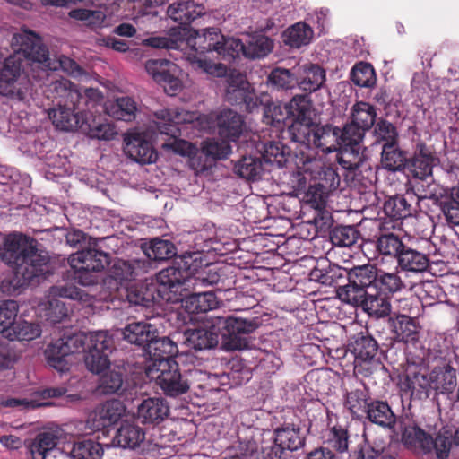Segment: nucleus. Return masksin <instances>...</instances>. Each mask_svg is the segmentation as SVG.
I'll list each match as a JSON object with an SVG mask.
<instances>
[{
	"instance_id": "nucleus-26",
	"label": "nucleus",
	"mask_w": 459,
	"mask_h": 459,
	"mask_svg": "<svg viewBox=\"0 0 459 459\" xmlns=\"http://www.w3.org/2000/svg\"><path fill=\"white\" fill-rule=\"evenodd\" d=\"M22 60L17 55L4 58L0 56V94L8 96L13 93V85L21 75Z\"/></svg>"
},
{
	"instance_id": "nucleus-10",
	"label": "nucleus",
	"mask_w": 459,
	"mask_h": 459,
	"mask_svg": "<svg viewBox=\"0 0 459 459\" xmlns=\"http://www.w3.org/2000/svg\"><path fill=\"white\" fill-rule=\"evenodd\" d=\"M225 100L231 105L245 108L247 112H254L268 100V93L255 94L254 88L240 73H230L227 76Z\"/></svg>"
},
{
	"instance_id": "nucleus-23",
	"label": "nucleus",
	"mask_w": 459,
	"mask_h": 459,
	"mask_svg": "<svg viewBox=\"0 0 459 459\" xmlns=\"http://www.w3.org/2000/svg\"><path fill=\"white\" fill-rule=\"evenodd\" d=\"M125 153L133 160L141 164H151L156 161L158 153L150 141L142 134H134L126 139Z\"/></svg>"
},
{
	"instance_id": "nucleus-8",
	"label": "nucleus",
	"mask_w": 459,
	"mask_h": 459,
	"mask_svg": "<svg viewBox=\"0 0 459 459\" xmlns=\"http://www.w3.org/2000/svg\"><path fill=\"white\" fill-rule=\"evenodd\" d=\"M377 278L378 270L371 264L354 267L350 271L314 268L309 274L310 281L328 287H377Z\"/></svg>"
},
{
	"instance_id": "nucleus-27",
	"label": "nucleus",
	"mask_w": 459,
	"mask_h": 459,
	"mask_svg": "<svg viewBox=\"0 0 459 459\" xmlns=\"http://www.w3.org/2000/svg\"><path fill=\"white\" fill-rule=\"evenodd\" d=\"M169 408L161 398H147L137 408V415L144 423L158 424L163 421L169 415Z\"/></svg>"
},
{
	"instance_id": "nucleus-11",
	"label": "nucleus",
	"mask_w": 459,
	"mask_h": 459,
	"mask_svg": "<svg viewBox=\"0 0 459 459\" xmlns=\"http://www.w3.org/2000/svg\"><path fill=\"white\" fill-rule=\"evenodd\" d=\"M87 333L65 334L51 343L47 350L48 363L58 371H65L68 365L65 357L86 351Z\"/></svg>"
},
{
	"instance_id": "nucleus-52",
	"label": "nucleus",
	"mask_w": 459,
	"mask_h": 459,
	"mask_svg": "<svg viewBox=\"0 0 459 459\" xmlns=\"http://www.w3.org/2000/svg\"><path fill=\"white\" fill-rule=\"evenodd\" d=\"M350 79L359 87L371 88L376 84L377 76L373 65L361 61L351 68Z\"/></svg>"
},
{
	"instance_id": "nucleus-6",
	"label": "nucleus",
	"mask_w": 459,
	"mask_h": 459,
	"mask_svg": "<svg viewBox=\"0 0 459 459\" xmlns=\"http://www.w3.org/2000/svg\"><path fill=\"white\" fill-rule=\"evenodd\" d=\"M68 263L70 269L63 273V279L67 281L65 287H89L97 284L93 273L104 270L109 264V256L95 248H82L71 255Z\"/></svg>"
},
{
	"instance_id": "nucleus-64",
	"label": "nucleus",
	"mask_w": 459,
	"mask_h": 459,
	"mask_svg": "<svg viewBox=\"0 0 459 459\" xmlns=\"http://www.w3.org/2000/svg\"><path fill=\"white\" fill-rule=\"evenodd\" d=\"M317 183L321 188L328 192L335 190L340 185V177L336 170L330 165H322L317 172Z\"/></svg>"
},
{
	"instance_id": "nucleus-41",
	"label": "nucleus",
	"mask_w": 459,
	"mask_h": 459,
	"mask_svg": "<svg viewBox=\"0 0 459 459\" xmlns=\"http://www.w3.org/2000/svg\"><path fill=\"white\" fill-rule=\"evenodd\" d=\"M314 35L312 28L305 22H299L283 33V42L290 48H299L310 43Z\"/></svg>"
},
{
	"instance_id": "nucleus-62",
	"label": "nucleus",
	"mask_w": 459,
	"mask_h": 459,
	"mask_svg": "<svg viewBox=\"0 0 459 459\" xmlns=\"http://www.w3.org/2000/svg\"><path fill=\"white\" fill-rule=\"evenodd\" d=\"M86 348L100 353H108L114 349V341L107 331L90 333H87Z\"/></svg>"
},
{
	"instance_id": "nucleus-48",
	"label": "nucleus",
	"mask_w": 459,
	"mask_h": 459,
	"mask_svg": "<svg viewBox=\"0 0 459 459\" xmlns=\"http://www.w3.org/2000/svg\"><path fill=\"white\" fill-rule=\"evenodd\" d=\"M374 144L385 147L399 142V134L396 126L386 119L380 118L374 126Z\"/></svg>"
},
{
	"instance_id": "nucleus-36",
	"label": "nucleus",
	"mask_w": 459,
	"mask_h": 459,
	"mask_svg": "<svg viewBox=\"0 0 459 459\" xmlns=\"http://www.w3.org/2000/svg\"><path fill=\"white\" fill-rule=\"evenodd\" d=\"M145 351L154 359V363H159L163 359H170L177 355L178 350L177 343L169 337L163 336L152 338L148 343Z\"/></svg>"
},
{
	"instance_id": "nucleus-33",
	"label": "nucleus",
	"mask_w": 459,
	"mask_h": 459,
	"mask_svg": "<svg viewBox=\"0 0 459 459\" xmlns=\"http://www.w3.org/2000/svg\"><path fill=\"white\" fill-rule=\"evenodd\" d=\"M268 135L272 140L264 143L262 157L265 163L276 165L281 168L287 162V155L290 148L284 145L279 139L275 137V134L269 132Z\"/></svg>"
},
{
	"instance_id": "nucleus-34",
	"label": "nucleus",
	"mask_w": 459,
	"mask_h": 459,
	"mask_svg": "<svg viewBox=\"0 0 459 459\" xmlns=\"http://www.w3.org/2000/svg\"><path fill=\"white\" fill-rule=\"evenodd\" d=\"M408 157L399 146V142L381 149V165L388 171H402L406 169Z\"/></svg>"
},
{
	"instance_id": "nucleus-2",
	"label": "nucleus",
	"mask_w": 459,
	"mask_h": 459,
	"mask_svg": "<svg viewBox=\"0 0 459 459\" xmlns=\"http://www.w3.org/2000/svg\"><path fill=\"white\" fill-rule=\"evenodd\" d=\"M195 253H186L180 256L172 266L162 269L156 276L157 282L162 287H176L186 281H191L193 287L196 285L225 284L224 268L217 264H209L198 270L199 264Z\"/></svg>"
},
{
	"instance_id": "nucleus-5",
	"label": "nucleus",
	"mask_w": 459,
	"mask_h": 459,
	"mask_svg": "<svg viewBox=\"0 0 459 459\" xmlns=\"http://www.w3.org/2000/svg\"><path fill=\"white\" fill-rule=\"evenodd\" d=\"M305 437L300 429L294 426L277 428L273 431V445L263 441L258 446L255 441L241 445L240 450L245 456L253 459H285L286 451L293 452L303 447Z\"/></svg>"
},
{
	"instance_id": "nucleus-45",
	"label": "nucleus",
	"mask_w": 459,
	"mask_h": 459,
	"mask_svg": "<svg viewBox=\"0 0 459 459\" xmlns=\"http://www.w3.org/2000/svg\"><path fill=\"white\" fill-rule=\"evenodd\" d=\"M38 309L40 316L51 324L61 322L68 315V309L65 303L56 297L48 298L47 301L40 302Z\"/></svg>"
},
{
	"instance_id": "nucleus-42",
	"label": "nucleus",
	"mask_w": 459,
	"mask_h": 459,
	"mask_svg": "<svg viewBox=\"0 0 459 459\" xmlns=\"http://www.w3.org/2000/svg\"><path fill=\"white\" fill-rule=\"evenodd\" d=\"M56 437L50 432H43L37 435L29 445V450L32 459H48L56 456L54 454L56 446Z\"/></svg>"
},
{
	"instance_id": "nucleus-18",
	"label": "nucleus",
	"mask_w": 459,
	"mask_h": 459,
	"mask_svg": "<svg viewBox=\"0 0 459 459\" xmlns=\"http://www.w3.org/2000/svg\"><path fill=\"white\" fill-rule=\"evenodd\" d=\"M47 97L52 99L53 101H63L65 103H84L89 105L91 100V97L93 93L91 89L86 90L82 94L75 84L71 82L68 79L59 78L53 79L47 85Z\"/></svg>"
},
{
	"instance_id": "nucleus-54",
	"label": "nucleus",
	"mask_w": 459,
	"mask_h": 459,
	"mask_svg": "<svg viewBox=\"0 0 459 459\" xmlns=\"http://www.w3.org/2000/svg\"><path fill=\"white\" fill-rule=\"evenodd\" d=\"M215 52L225 61L231 62L240 55L245 56V43L239 39L225 38L219 39Z\"/></svg>"
},
{
	"instance_id": "nucleus-32",
	"label": "nucleus",
	"mask_w": 459,
	"mask_h": 459,
	"mask_svg": "<svg viewBox=\"0 0 459 459\" xmlns=\"http://www.w3.org/2000/svg\"><path fill=\"white\" fill-rule=\"evenodd\" d=\"M431 389L441 394L451 393L456 386V372L450 365L436 367L429 374Z\"/></svg>"
},
{
	"instance_id": "nucleus-12",
	"label": "nucleus",
	"mask_w": 459,
	"mask_h": 459,
	"mask_svg": "<svg viewBox=\"0 0 459 459\" xmlns=\"http://www.w3.org/2000/svg\"><path fill=\"white\" fill-rule=\"evenodd\" d=\"M56 108L48 110V117L53 125L62 131H74L84 126V120L87 116L83 106L84 103H65L59 101Z\"/></svg>"
},
{
	"instance_id": "nucleus-56",
	"label": "nucleus",
	"mask_w": 459,
	"mask_h": 459,
	"mask_svg": "<svg viewBox=\"0 0 459 459\" xmlns=\"http://www.w3.org/2000/svg\"><path fill=\"white\" fill-rule=\"evenodd\" d=\"M234 171L240 178L255 179L263 171V164L259 158L244 156L234 166Z\"/></svg>"
},
{
	"instance_id": "nucleus-39",
	"label": "nucleus",
	"mask_w": 459,
	"mask_h": 459,
	"mask_svg": "<svg viewBox=\"0 0 459 459\" xmlns=\"http://www.w3.org/2000/svg\"><path fill=\"white\" fill-rule=\"evenodd\" d=\"M379 229L381 231L376 243L377 251L382 255L396 259L405 244L398 235L386 231L383 223H379Z\"/></svg>"
},
{
	"instance_id": "nucleus-59",
	"label": "nucleus",
	"mask_w": 459,
	"mask_h": 459,
	"mask_svg": "<svg viewBox=\"0 0 459 459\" xmlns=\"http://www.w3.org/2000/svg\"><path fill=\"white\" fill-rule=\"evenodd\" d=\"M359 231L353 226H336L331 230L329 238L335 247H351L359 238Z\"/></svg>"
},
{
	"instance_id": "nucleus-53",
	"label": "nucleus",
	"mask_w": 459,
	"mask_h": 459,
	"mask_svg": "<svg viewBox=\"0 0 459 459\" xmlns=\"http://www.w3.org/2000/svg\"><path fill=\"white\" fill-rule=\"evenodd\" d=\"M144 254L151 260L164 261L174 257L177 254V248L169 240L154 238L145 248Z\"/></svg>"
},
{
	"instance_id": "nucleus-25",
	"label": "nucleus",
	"mask_w": 459,
	"mask_h": 459,
	"mask_svg": "<svg viewBox=\"0 0 459 459\" xmlns=\"http://www.w3.org/2000/svg\"><path fill=\"white\" fill-rule=\"evenodd\" d=\"M296 78V86L305 92L304 95L307 98L308 94L320 90L325 85L326 72L317 64L304 65Z\"/></svg>"
},
{
	"instance_id": "nucleus-43",
	"label": "nucleus",
	"mask_w": 459,
	"mask_h": 459,
	"mask_svg": "<svg viewBox=\"0 0 459 459\" xmlns=\"http://www.w3.org/2000/svg\"><path fill=\"white\" fill-rule=\"evenodd\" d=\"M348 347L355 358L362 361L372 359L377 351V342L371 336L363 333L354 335Z\"/></svg>"
},
{
	"instance_id": "nucleus-15",
	"label": "nucleus",
	"mask_w": 459,
	"mask_h": 459,
	"mask_svg": "<svg viewBox=\"0 0 459 459\" xmlns=\"http://www.w3.org/2000/svg\"><path fill=\"white\" fill-rule=\"evenodd\" d=\"M157 130L170 137L181 136L180 125L190 124L198 118L196 112L184 108H163L154 113Z\"/></svg>"
},
{
	"instance_id": "nucleus-19",
	"label": "nucleus",
	"mask_w": 459,
	"mask_h": 459,
	"mask_svg": "<svg viewBox=\"0 0 459 459\" xmlns=\"http://www.w3.org/2000/svg\"><path fill=\"white\" fill-rule=\"evenodd\" d=\"M439 163V159L432 147L420 142L416 144L413 156L408 159L406 169L413 178L421 180L432 176L433 168Z\"/></svg>"
},
{
	"instance_id": "nucleus-58",
	"label": "nucleus",
	"mask_w": 459,
	"mask_h": 459,
	"mask_svg": "<svg viewBox=\"0 0 459 459\" xmlns=\"http://www.w3.org/2000/svg\"><path fill=\"white\" fill-rule=\"evenodd\" d=\"M136 110L134 100L126 96L117 98L116 103L110 107L109 112L114 118L128 122L135 118Z\"/></svg>"
},
{
	"instance_id": "nucleus-51",
	"label": "nucleus",
	"mask_w": 459,
	"mask_h": 459,
	"mask_svg": "<svg viewBox=\"0 0 459 459\" xmlns=\"http://www.w3.org/2000/svg\"><path fill=\"white\" fill-rule=\"evenodd\" d=\"M419 326L414 319L405 315H400L394 321V340L408 342L416 340Z\"/></svg>"
},
{
	"instance_id": "nucleus-57",
	"label": "nucleus",
	"mask_w": 459,
	"mask_h": 459,
	"mask_svg": "<svg viewBox=\"0 0 459 459\" xmlns=\"http://www.w3.org/2000/svg\"><path fill=\"white\" fill-rule=\"evenodd\" d=\"M19 311V306L14 300L0 301V334L5 338L14 325Z\"/></svg>"
},
{
	"instance_id": "nucleus-28",
	"label": "nucleus",
	"mask_w": 459,
	"mask_h": 459,
	"mask_svg": "<svg viewBox=\"0 0 459 459\" xmlns=\"http://www.w3.org/2000/svg\"><path fill=\"white\" fill-rule=\"evenodd\" d=\"M402 441L415 453L427 454L432 451V437L417 426L405 427L402 433Z\"/></svg>"
},
{
	"instance_id": "nucleus-37",
	"label": "nucleus",
	"mask_w": 459,
	"mask_h": 459,
	"mask_svg": "<svg viewBox=\"0 0 459 459\" xmlns=\"http://www.w3.org/2000/svg\"><path fill=\"white\" fill-rule=\"evenodd\" d=\"M396 262L401 269L404 271L423 272L429 267V261L425 254L404 245V248L401 250Z\"/></svg>"
},
{
	"instance_id": "nucleus-40",
	"label": "nucleus",
	"mask_w": 459,
	"mask_h": 459,
	"mask_svg": "<svg viewBox=\"0 0 459 459\" xmlns=\"http://www.w3.org/2000/svg\"><path fill=\"white\" fill-rule=\"evenodd\" d=\"M274 42L268 36L257 33L251 35L245 42V57L261 59L267 56L273 49Z\"/></svg>"
},
{
	"instance_id": "nucleus-1",
	"label": "nucleus",
	"mask_w": 459,
	"mask_h": 459,
	"mask_svg": "<svg viewBox=\"0 0 459 459\" xmlns=\"http://www.w3.org/2000/svg\"><path fill=\"white\" fill-rule=\"evenodd\" d=\"M2 261L20 275L23 284H40L50 274L48 258L38 252L37 241L21 232L8 234L0 248Z\"/></svg>"
},
{
	"instance_id": "nucleus-61",
	"label": "nucleus",
	"mask_w": 459,
	"mask_h": 459,
	"mask_svg": "<svg viewBox=\"0 0 459 459\" xmlns=\"http://www.w3.org/2000/svg\"><path fill=\"white\" fill-rule=\"evenodd\" d=\"M362 307L368 314L377 317L387 316L391 310V306L387 299L379 293H366Z\"/></svg>"
},
{
	"instance_id": "nucleus-49",
	"label": "nucleus",
	"mask_w": 459,
	"mask_h": 459,
	"mask_svg": "<svg viewBox=\"0 0 459 459\" xmlns=\"http://www.w3.org/2000/svg\"><path fill=\"white\" fill-rule=\"evenodd\" d=\"M41 332V327L38 323L17 320L5 338L10 341H30L39 337Z\"/></svg>"
},
{
	"instance_id": "nucleus-4",
	"label": "nucleus",
	"mask_w": 459,
	"mask_h": 459,
	"mask_svg": "<svg viewBox=\"0 0 459 459\" xmlns=\"http://www.w3.org/2000/svg\"><path fill=\"white\" fill-rule=\"evenodd\" d=\"M221 39L222 34L218 28L195 30L193 34L186 38V45L190 48L189 52L186 53V60L195 70L217 77L225 76L226 65L214 64L205 57V53L215 51Z\"/></svg>"
},
{
	"instance_id": "nucleus-55",
	"label": "nucleus",
	"mask_w": 459,
	"mask_h": 459,
	"mask_svg": "<svg viewBox=\"0 0 459 459\" xmlns=\"http://www.w3.org/2000/svg\"><path fill=\"white\" fill-rule=\"evenodd\" d=\"M102 454L101 445L91 439L75 442L70 451L73 459H100Z\"/></svg>"
},
{
	"instance_id": "nucleus-47",
	"label": "nucleus",
	"mask_w": 459,
	"mask_h": 459,
	"mask_svg": "<svg viewBox=\"0 0 459 459\" xmlns=\"http://www.w3.org/2000/svg\"><path fill=\"white\" fill-rule=\"evenodd\" d=\"M297 78L290 69L274 67L267 75L266 84L277 91H287L296 87Z\"/></svg>"
},
{
	"instance_id": "nucleus-7",
	"label": "nucleus",
	"mask_w": 459,
	"mask_h": 459,
	"mask_svg": "<svg viewBox=\"0 0 459 459\" xmlns=\"http://www.w3.org/2000/svg\"><path fill=\"white\" fill-rule=\"evenodd\" d=\"M307 118L308 121L289 126L288 133L291 139L325 153L337 151L342 143V129L331 125L320 126L313 121L311 114Z\"/></svg>"
},
{
	"instance_id": "nucleus-30",
	"label": "nucleus",
	"mask_w": 459,
	"mask_h": 459,
	"mask_svg": "<svg viewBox=\"0 0 459 459\" xmlns=\"http://www.w3.org/2000/svg\"><path fill=\"white\" fill-rule=\"evenodd\" d=\"M124 338L130 343L146 349L150 341L157 336L156 327L148 322H133L123 331Z\"/></svg>"
},
{
	"instance_id": "nucleus-20",
	"label": "nucleus",
	"mask_w": 459,
	"mask_h": 459,
	"mask_svg": "<svg viewBox=\"0 0 459 459\" xmlns=\"http://www.w3.org/2000/svg\"><path fill=\"white\" fill-rule=\"evenodd\" d=\"M342 142L336 151V160L344 169H358L366 159L363 139L342 133Z\"/></svg>"
},
{
	"instance_id": "nucleus-31",
	"label": "nucleus",
	"mask_w": 459,
	"mask_h": 459,
	"mask_svg": "<svg viewBox=\"0 0 459 459\" xmlns=\"http://www.w3.org/2000/svg\"><path fill=\"white\" fill-rule=\"evenodd\" d=\"M145 439L143 429L131 422H124L117 430L113 442L122 448L134 449Z\"/></svg>"
},
{
	"instance_id": "nucleus-60",
	"label": "nucleus",
	"mask_w": 459,
	"mask_h": 459,
	"mask_svg": "<svg viewBox=\"0 0 459 459\" xmlns=\"http://www.w3.org/2000/svg\"><path fill=\"white\" fill-rule=\"evenodd\" d=\"M202 154L212 160H223L231 152V146L228 140H207L203 143Z\"/></svg>"
},
{
	"instance_id": "nucleus-9",
	"label": "nucleus",
	"mask_w": 459,
	"mask_h": 459,
	"mask_svg": "<svg viewBox=\"0 0 459 459\" xmlns=\"http://www.w3.org/2000/svg\"><path fill=\"white\" fill-rule=\"evenodd\" d=\"M148 375L168 396L176 397L189 390L187 379L181 375L178 364L173 359L153 363L149 368Z\"/></svg>"
},
{
	"instance_id": "nucleus-21",
	"label": "nucleus",
	"mask_w": 459,
	"mask_h": 459,
	"mask_svg": "<svg viewBox=\"0 0 459 459\" xmlns=\"http://www.w3.org/2000/svg\"><path fill=\"white\" fill-rule=\"evenodd\" d=\"M125 411V406L120 401H107L94 409L87 423L92 430H100L117 422Z\"/></svg>"
},
{
	"instance_id": "nucleus-22",
	"label": "nucleus",
	"mask_w": 459,
	"mask_h": 459,
	"mask_svg": "<svg viewBox=\"0 0 459 459\" xmlns=\"http://www.w3.org/2000/svg\"><path fill=\"white\" fill-rule=\"evenodd\" d=\"M228 339L224 340L223 345L227 350L232 351L245 349L247 342L239 335L251 333L258 327L255 319L247 320L232 316H228Z\"/></svg>"
},
{
	"instance_id": "nucleus-3",
	"label": "nucleus",
	"mask_w": 459,
	"mask_h": 459,
	"mask_svg": "<svg viewBox=\"0 0 459 459\" xmlns=\"http://www.w3.org/2000/svg\"><path fill=\"white\" fill-rule=\"evenodd\" d=\"M263 122L269 126L268 132L275 134L276 138L281 137L285 132V121L291 119L290 125L308 121L307 115L312 114L311 104L305 95H295L288 103L271 101L268 100L263 104Z\"/></svg>"
},
{
	"instance_id": "nucleus-50",
	"label": "nucleus",
	"mask_w": 459,
	"mask_h": 459,
	"mask_svg": "<svg viewBox=\"0 0 459 459\" xmlns=\"http://www.w3.org/2000/svg\"><path fill=\"white\" fill-rule=\"evenodd\" d=\"M185 334L188 346L195 350L211 349L218 344V340H215V334L210 333L209 330L205 329L203 325L195 329L187 330Z\"/></svg>"
},
{
	"instance_id": "nucleus-17",
	"label": "nucleus",
	"mask_w": 459,
	"mask_h": 459,
	"mask_svg": "<svg viewBox=\"0 0 459 459\" xmlns=\"http://www.w3.org/2000/svg\"><path fill=\"white\" fill-rule=\"evenodd\" d=\"M377 111L373 105L365 101H357L351 110V122L342 127L345 135L364 138L365 133L377 123Z\"/></svg>"
},
{
	"instance_id": "nucleus-44",
	"label": "nucleus",
	"mask_w": 459,
	"mask_h": 459,
	"mask_svg": "<svg viewBox=\"0 0 459 459\" xmlns=\"http://www.w3.org/2000/svg\"><path fill=\"white\" fill-rule=\"evenodd\" d=\"M368 419L379 426L391 428L395 422V416L390 406L384 402L375 401L366 410Z\"/></svg>"
},
{
	"instance_id": "nucleus-35",
	"label": "nucleus",
	"mask_w": 459,
	"mask_h": 459,
	"mask_svg": "<svg viewBox=\"0 0 459 459\" xmlns=\"http://www.w3.org/2000/svg\"><path fill=\"white\" fill-rule=\"evenodd\" d=\"M219 300L212 290L186 294L184 308L188 313H204L218 307Z\"/></svg>"
},
{
	"instance_id": "nucleus-46",
	"label": "nucleus",
	"mask_w": 459,
	"mask_h": 459,
	"mask_svg": "<svg viewBox=\"0 0 459 459\" xmlns=\"http://www.w3.org/2000/svg\"><path fill=\"white\" fill-rule=\"evenodd\" d=\"M136 277L135 267L132 262L118 259L113 263L108 273V283L112 281L118 285L130 282Z\"/></svg>"
},
{
	"instance_id": "nucleus-16",
	"label": "nucleus",
	"mask_w": 459,
	"mask_h": 459,
	"mask_svg": "<svg viewBox=\"0 0 459 459\" xmlns=\"http://www.w3.org/2000/svg\"><path fill=\"white\" fill-rule=\"evenodd\" d=\"M177 69V65L167 59H149L145 63L146 72L171 96L182 88V82L176 75Z\"/></svg>"
},
{
	"instance_id": "nucleus-14",
	"label": "nucleus",
	"mask_w": 459,
	"mask_h": 459,
	"mask_svg": "<svg viewBox=\"0 0 459 459\" xmlns=\"http://www.w3.org/2000/svg\"><path fill=\"white\" fill-rule=\"evenodd\" d=\"M204 13V6L202 4H196L193 0H178L169 4L167 14L179 24V27L170 29L171 36H174L177 32L185 40L189 33L187 26Z\"/></svg>"
},
{
	"instance_id": "nucleus-63",
	"label": "nucleus",
	"mask_w": 459,
	"mask_h": 459,
	"mask_svg": "<svg viewBox=\"0 0 459 459\" xmlns=\"http://www.w3.org/2000/svg\"><path fill=\"white\" fill-rule=\"evenodd\" d=\"M82 130H87L91 138L99 140H111L117 134L112 125L104 122H97L95 119L92 123L88 122V117H85L84 126Z\"/></svg>"
},
{
	"instance_id": "nucleus-29",
	"label": "nucleus",
	"mask_w": 459,
	"mask_h": 459,
	"mask_svg": "<svg viewBox=\"0 0 459 459\" xmlns=\"http://www.w3.org/2000/svg\"><path fill=\"white\" fill-rule=\"evenodd\" d=\"M429 376L425 374L414 373L413 375H406L400 379L401 392L410 396V398L421 399L422 396H429V390L431 389Z\"/></svg>"
},
{
	"instance_id": "nucleus-13",
	"label": "nucleus",
	"mask_w": 459,
	"mask_h": 459,
	"mask_svg": "<svg viewBox=\"0 0 459 459\" xmlns=\"http://www.w3.org/2000/svg\"><path fill=\"white\" fill-rule=\"evenodd\" d=\"M13 41V44L18 46L14 55L22 56L28 60L42 64L50 70L57 69L56 66H50L48 49L36 33L24 31L22 34L14 35Z\"/></svg>"
},
{
	"instance_id": "nucleus-24",
	"label": "nucleus",
	"mask_w": 459,
	"mask_h": 459,
	"mask_svg": "<svg viewBox=\"0 0 459 459\" xmlns=\"http://www.w3.org/2000/svg\"><path fill=\"white\" fill-rule=\"evenodd\" d=\"M245 121L232 109H223L216 117V127L221 139L236 142L243 133Z\"/></svg>"
},
{
	"instance_id": "nucleus-38",
	"label": "nucleus",
	"mask_w": 459,
	"mask_h": 459,
	"mask_svg": "<svg viewBox=\"0 0 459 459\" xmlns=\"http://www.w3.org/2000/svg\"><path fill=\"white\" fill-rule=\"evenodd\" d=\"M99 379L98 391L103 394H120L126 391L123 370L108 368L103 370Z\"/></svg>"
}]
</instances>
